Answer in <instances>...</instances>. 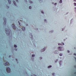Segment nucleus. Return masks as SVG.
Segmentation results:
<instances>
[{
  "mask_svg": "<svg viewBox=\"0 0 76 76\" xmlns=\"http://www.w3.org/2000/svg\"><path fill=\"white\" fill-rule=\"evenodd\" d=\"M74 56H76V53L74 54Z\"/></svg>",
  "mask_w": 76,
  "mask_h": 76,
  "instance_id": "nucleus-38",
  "label": "nucleus"
},
{
  "mask_svg": "<svg viewBox=\"0 0 76 76\" xmlns=\"http://www.w3.org/2000/svg\"><path fill=\"white\" fill-rule=\"evenodd\" d=\"M58 61V59H56L55 61V62L56 63H57V61Z\"/></svg>",
  "mask_w": 76,
  "mask_h": 76,
  "instance_id": "nucleus-22",
  "label": "nucleus"
},
{
  "mask_svg": "<svg viewBox=\"0 0 76 76\" xmlns=\"http://www.w3.org/2000/svg\"><path fill=\"white\" fill-rule=\"evenodd\" d=\"M74 6H76V3H74Z\"/></svg>",
  "mask_w": 76,
  "mask_h": 76,
  "instance_id": "nucleus-23",
  "label": "nucleus"
},
{
  "mask_svg": "<svg viewBox=\"0 0 76 76\" xmlns=\"http://www.w3.org/2000/svg\"><path fill=\"white\" fill-rule=\"evenodd\" d=\"M40 3H42V0H39Z\"/></svg>",
  "mask_w": 76,
  "mask_h": 76,
  "instance_id": "nucleus-15",
  "label": "nucleus"
},
{
  "mask_svg": "<svg viewBox=\"0 0 76 76\" xmlns=\"http://www.w3.org/2000/svg\"><path fill=\"white\" fill-rule=\"evenodd\" d=\"M16 2L17 3H18L19 2V1H18V0H16Z\"/></svg>",
  "mask_w": 76,
  "mask_h": 76,
  "instance_id": "nucleus-32",
  "label": "nucleus"
},
{
  "mask_svg": "<svg viewBox=\"0 0 76 76\" xmlns=\"http://www.w3.org/2000/svg\"><path fill=\"white\" fill-rule=\"evenodd\" d=\"M62 44H63V45H64V43H63V42H62Z\"/></svg>",
  "mask_w": 76,
  "mask_h": 76,
  "instance_id": "nucleus-36",
  "label": "nucleus"
},
{
  "mask_svg": "<svg viewBox=\"0 0 76 76\" xmlns=\"http://www.w3.org/2000/svg\"><path fill=\"white\" fill-rule=\"evenodd\" d=\"M19 25H20V23H19Z\"/></svg>",
  "mask_w": 76,
  "mask_h": 76,
  "instance_id": "nucleus-51",
  "label": "nucleus"
},
{
  "mask_svg": "<svg viewBox=\"0 0 76 76\" xmlns=\"http://www.w3.org/2000/svg\"><path fill=\"white\" fill-rule=\"evenodd\" d=\"M73 1H75V2H76V0H74Z\"/></svg>",
  "mask_w": 76,
  "mask_h": 76,
  "instance_id": "nucleus-40",
  "label": "nucleus"
},
{
  "mask_svg": "<svg viewBox=\"0 0 76 76\" xmlns=\"http://www.w3.org/2000/svg\"><path fill=\"white\" fill-rule=\"evenodd\" d=\"M40 60H41V59H42V57H40Z\"/></svg>",
  "mask_w": 76,
  "mask_h": 76,
  "instance_id": "nucleus-37",
  "label": "nucleus"
},
{
  "mask_svg": "<svg viewBox=\"0 0 76 76\" xmlns=\"http://www.w3.org/2000/svg\"><path fill=\"white\" fill-rule=\"evenodd\" d=\"M67 52L68 53H70V51L69 50H67Z\"/></svg>",
  "mask_w": 76,
  "mask_h": 76,
  "instance_id": "nucleus-30",
  "label": "nucleus"
},
{
  "mask_svg": "<svg viewBox=\"0 0 76 76\" xmlns=\"http://www.w3.org/2000/svg\"><path fill=\"white\" fill-rule=\"evenodd\" d=\"M14 47H15V48H17V45H14Z\"/></svg>",
  "mask_w": 76,
  "mask_h": 76,
  "instance_id": "nucleus-19",
  "label": "nucleus"
},
{
  "mask_svg": "<svg viewBox=\"0 0 76 76\" xmlns=\"http://www.w3.org/2000/svg\"><path fill=\"white\" fill-rule=\"evenodd\" d=\"M54 5H56V4H57V3H55V4H54Z\"/></svg>",
  "mask_w": 76,
  "mask_h": 76,
  "instance_id": "nucleus-34",
  "label": "nucleus"
},
{
  "mask_svg": "<svg viewBox=\"0 0 76 76\" xmlns=\"http://www.w3.org/2000/svg\"><path fill=\"white\" fill-rule=\"evenodd\" d=\"M74 67H75V68H76V65L74 66Z\"/></svg>",
  "mask_w": 76,
  "mask_h": 76,
  "instance_id": "nucleus-39",
  "label": "nucleus"
},
{
  "mask_svg": "<svg viewBox=\"0 0 76 76\" xmlns=\"http://www.w3.org/2000/svg\"><path fill=\"white\" fill-rule=\"evenodd\" d=\"M7 7H8V8H9V7L7 6Z\"/></svg>",
  "mask_w": 76,
  "mask_h": 76,
  "instance_id": "nucleus-41",
  "label": "nucleus"
},
{
  "mask_svg": "<svg viewBox=\"0 0 76 76\" xmlns=\"http://www.w3.org/2000/svg\"><path fill=\"white\" fill-rule=\"evenodd\" d=\"M35 55L34 54L33 55H32V57H35Z\"/></svg>",
  "mask_w": 76,
  "mask_h": 76,
  "instance_id": "nucleus-21",
  "label": "nucleus"
},
{
  "mask_svg": "<svg viewBox=\"0 0 76 76\" xmlns=\"http://www.w3.org/2000/svg\"><path fill=\"white\" fill-rule=\"evenodd\" d=\"M59 56H63V54L61 53H60L59 54Z\"/></svg>",
  "mask_w": 76,
  "mask_h": 76,
  "instance_id": "nucleus-18",
  "label": "nucleus"
},
{
  "mask_svg": "<svg viewBox=\"0 0 76 76\" xmlns=\"http://www.w3.org/2000/svg\"><path fill=\"white\" fill-rule=\"evenodd\" d=\"M8 2H9V4H11V1H10V0H8Z\"/></svg>",
  "mask_w": 76,
  "mask_h": 76,
  "instance_id": "nucleus-12",
  "label": "nucleus"
},
{
  "mask_svg": "<svg viewBox=\"0 0 76 76\" xmlns=\"http://www.w3.org/2000/svg\"><path fill=\"white\" fill-rule=\"evenodd\" d=\"M25 2H27V1L26 0H25Z\"/></svg>",
  "mask_w": 76,
  "mask_h": 76,
  "instance_id": "nucleus-43",
  "label": "nucleus"
},
{
  "mask_svg": "<svg viewBox=\"0 0 76 76\" xmlns=\"http://www.w3.org/2000/svg\"><path fill=\"white\" fill-rule=\"evenodd\" d=\"M10 39H12V36H10Z\"/></svg>",
  "mask_w": 76,
  "mask_h": 76,
  "instance_id": "nucleus-24",
  "label": "nucleus"
},
{
  "mask_svg": "<svg viewBox=\"0 0 76 76\" xmlns=\"http://www.w3.org/2000/svg\"><path fill=\"white\" fill-rule=\"evenodd\" d=\"M61 62H62V61H61V60L60 61H59V64H60V65H62V64H61Z\"/></svg>",
  "mask_w": 76,
  "mask_h": 76,
  "instance_id": "nucleus-14",
  "label": "nucleus"
},
{
  "mask_svg": "<svg viewBox=\"0 0 76 76\" xmlns=\"http://www.w3.org/2000/svg\"><path fill=\"white\" fill-rule=\"evenodd\" d=\"M30 3L32 4V3H33V2H32V1H30Z\"/></svg>",
  "mask_w": 76,
  "mask_h": 76,
  "instance_id": "nucleus-27",
  "label": "nucleus"
},
{
  "mask_svg": "<svg viewBox=\"0 0 76 76\" xmlns=\"http://www.w3.org/2000/svg\"><path fill=\"white\" fill-rule=\"evenodd\" d=\"M53 53L55 54H57L59 53V52L58 50H55L53 52Z\"/></svg>",
  "mask_w": 76,
  "mask_h": 76,
  "instance_id": "nucleus-5",
  "label": "nucleus"
},
{
  "mask_svg": "<svg viewBox=\"0 0 76 76\" xmlns=\"http://www.w3.org/2000/svg\"><path fill=\"white\" fill-rule=\"evenodd\" d=\"M68 13H69V12H67L66 13V15H67Z\"/></svg>",
  "mask_w": 76,
  "mask_h": 76,
  "instance_id": "nucleus-49",
  "label": "nucleus"
},
{
  "mask_svg": "<svg viewBox=\"0 0 76 76\" xmlns=\"http://www.w3.org/2000/svg\"><path fill=\"white\" fill-rule=\"evenodd\" d=\"M53 31H54L53 30H52V31H49V32H50V33H51H51H53Z\"/></svg>",
  "mask_w": 76,
  "mask_h": 76,
  "instance_id": "nucleus-20",
  "label": "nucleus"
},
{
  "mask_svg": "<svg viewBox=\"0 0 76 76\" xmlns=\"http://www.w3.org/2000/svg\"><path fill=\"white\" fill-rule=\"evenodd\" d=\"M16 61H17V63L18 64V59H16Z\"/></svg>",
  "mask_w": 76,
  "mask_h": 76,
  "instance_id": "nucleus-29",
  "label": "nucleus"
},
{
  "mask_svg": "<svg viewBox=\"0 0 76 76\" xmlns=\"http://www.w3.org/2000/svg\"><path fill=\"white\" fill-rule=\"evenodd\" d=\"M46 50V48H44L41 50V52H44Z\"/></svg>",
  "mask_w": 76,
  "mask_h": 76,
  "instance_id": "nucleus-7",
  "label": "nucleus"
},
{
  "mask_svg": "<svg viewBox=\"0 0 76 76\" xmlns=\"http://www.w3.org/2000/svg\"><path fill=\"white\" fill-rule=\"evenodd\" d=\"M51 67H52V66H51V65H50V66H49L48 67V69H50V68H51Z\"/></svg>",
  "mask_w": 76,
  "mask_h": 76,
  "instance_id": "nucleus-13",
  "label": "nucleus"
},
{
  "mask_svg": "<svg viewBox=\"0 0 76 76\" xmlns=\"http://www.w3.org/2000/svg\"><path fill=\"white\" fill-rule=\"evenodd\" d=\"M29 37L30 38H31L32 39H34V38L33 37V36L32 35V34L31 33H29Z\"/></svg>",
  "mask_w": 76,
  "mask_h": 76,
  "instance_id": "nucleus-4",
  "label": "nucleus"
},
{
  "mask_svg": "<svg viewBox=\"0 0 76 76\" xmlns=\"http://www.w3.org/2000/svg\"><path fill=\"white\" fill-rule=\"evenodd\" d=\"M31 8H32V7H31V6H30L29 7V9H31Z\"/></svg>",
  "mask_w": 76,
  "mask_h": 76,
  "instance_id": "nucleus-25",
  "label": "nucleus"
},
{
  "mask_svg": "<svg viewBox=\"0 0 76 76\" xmlns=\"http://www.w3.org/2000/svg\"><path fill=\"white\" fill-rule=\"evenodd\" d=\"M22 29L23 30V31H25L26 30V29L25 28V27H23L22 28Z\"/></svg>",
  "mask_w": 76,
  "mask_h": 76,
  "instance_id": "nucleus-9",
  "label": "nucleus"
},
{
  "mask_svg": "<svg viewBox=\"0 0 76 76\" xmlns=\"http://www.w3.org/2000/svg\"><path fill=\"white\" fill-rule=\"evenodd\" d=\"M41 13H43V14H44V11H41Z\"/></svg>",
  "mask_w": 76,
  "mask_h": 76,
  "instance_id": "nucleus-26",
  "label": "nucleus"
},
{
  "mask_svg": "<svg viewBox=\"0 0 76 76\" xmlns=\"http://www.w3.org/2000/svg\"><path fill=\"white\" fill-rule=\"evenodd\" d=\"M75 61H76V58L75 57Z\"/></svg>",
  "mask_w": 76,
  "mask_h": 76,
  "instance_id": "nucleus-45",
  "label": "nucleus"
},
{
  "mask_svg": "<svg viewBox=\"0 0 76 76\" xmlns=\"http://www.w3.org/2000/svg\"><path fill=\"white\" fill-rule=\"evenodd\" d=\"M75 11H76V10H75Z\"/></svg>",
  "mask_w": 76,
  "mask_h": 76,
  "instance_id": "nucleus-58",
  "label": "nucleus"
},
{
  "mask_svg": "<svg viewBox=\"0 0 76 76\" xmlns=\"http://www.w3.org/2000/svg\"><path fill=\"white\" fill-rule=\"evenodd\" d=\"M54 75H55V74L54 73H53L52 74V75H53V76H54Z\"/></svg>",
  "mask_w": 76,
  "mask_h": 76,
  "instance_id": "nucleus-33",
  "label": "nucleus"
},
{
  "mask_svg": "<svg viewBox=\"0 0 76 76\" xmlns=\"http://www.w3.org/2000/svg\"><path fill=\"white\" fill-rule=\"evenodd\" d=\"M14 50H15V51H17V50H18L17 49H16V48H15Z\"/></svg>",
  "mask_w": 76,
  "mask_h": 76,
  "instance_id": "nucleus-28",
  "label": "nucleus"
},
{
  "mask_svg": "<svg viewBox=\"0 0 76 76\" xmlns=\"http://www.w3.org/2000/svg\"><path fill=\"white\" fill-rule=\"evenodd\" d=\"M73 19H72L71 20V22H72V20Z\"/></svg>",
  "mask_w": 76,
  "mask_h": 76,
  "instance_id": "nucleus-53",
  "label": "nucleus"
},
{
  "mask_svg": "<svg viewBox=\"0 0 76 76\" xmlns=\"http://www.w3.org/2000/svg\"><path fill=\"white\" fill-rule=\"evenodd\" d=\"M72 23L71 22V23Z\"/></svg>",
  "mask_w": 76,
  "mask_h": 76,
  "instance_id": "nucleus-59",
  "label": "nucleus"
},
{
  "mask_svg": "<svg viewBox=\"0 0 76 76\" xmlns=\"http://www.w3.org/2000/svg\"><path fill=\"white\" fill-rule=\"evenodd\" d=\"M3 19L4 21V22L3 23V24L4 25H6V18H4Z\"/></svg>",
  "mask_w": 76,
  "mask_h": 76,
  "instance_id": "nucleus-2",
  "label": "nucleus"
},
{
  "mask_svg": "<svg viewBox=\"0 0 76 76\" xmlns=\"http://www.w3.org/2000/svg\"><path fill=\"white\" fill-rule=\"evenodd\" d=\"M75 9H76V7H75Z\"/></svg>",
  "mask_w": 76,
  "mask_h": 76,
  "instance_id": "nucleus-52",
  "label": "nucleus"
},
{
  "mask_svg": "<svg viewBox=\"0 0 76 76\" xmlns=\"http://www.w3.org/2000/svg\"><path fill=\"white\" fill-rule=\"evenodd\" d=\"M31 60H32V61H34V58H31Z\"/></svg>",
  "mask_w": 76,
  "mask_h": 76,
  "instance_id": "nucleus-31",
  "label": "nucleus"
},
{
  "mask_svg": "<svg viewBox=\"0 0 76 76\" xmlns=\"http://www.w3.org/2000/svg\"><path fill=\"white\" fill-rule=\"evenodd\" d=\"M5 31L7 36H9V35H10V34H12V31H11V30L9 28H6Z\"/></svg>",
  "mask_w": 76,
  "mask_h": 76,
  "instance_id": "nucleus-1",
  "label": "nucleus"
},
{
  "mask_svg": "<svg viewBox=\"0 0 76 76\" xmlns=\"http://www.w3.org/2000/svg\"><path fill=\"white\" fill-rule=\"evenodd\" d=\"M35 30H38V28H36V29H35Z\"/></svg>",
  "mask_w": 76,
  "mask_h": 76,
  "instance_id": "nucleus-42",
  "label": "nucleus"
},
{
  "mask_svg": "<svg viewBox=\"0 0 76 76\" xmlns=\"http://www.w3.org/2000/svg\"><path fill=\"white\" fill-rule=\"evenodd\" d=\"M74 74H76V72H74Z\"/></svg>",
  "mask_w": 76,
  "mask_h": 76,
  "instance_id": "nucleus-46",
  "label": "nucleus"
},
{
  "mask_svg": "<svg viewBox=\"0 0 76 76\" xmlns=\"http://www.w3.org/2000/svg\"><path fill=\"white\" fill-rule=\"evenodd\" d=\"M58 49L59 51H61V47L60 46L58 47Z\"/></svg>",
  "mask_w": 76,
  "mask_h": 76,
  "instance_id": "nucleus-8",
  "label": "nucleus"
},
{
  "mask_svg": "<svg viewBox=\"0 0 76 76\" xmlns=\"http://www.w3.org/2000/svg\"><path fill=\"white\" fill-rule=\"evenodd\" d=\"M12 26L13 29H16V26H15V25L13 24H12Z\"/></svg>",
  "mask_w": 76,
  "mask_h": 76,
  "instance_id": "nucleus-6",
  "label": "nucleus"
},
{
  "mask_svg": "<svg viewBox=\"0 0 76 76\" xmlns=\"http://www.w3.org/2000/svg\"><path fill=\"white\" fill-rule=\"evenodd\" d=\"M52 4H54V2L52 3Z\"/></svg>",
  "mask_w": 76,
  "mask_h": 76,
  "instance_id": "nucleus-56",
  "label": "nucleus"
},
{
  "mask_svg": "<svg viewBox=\"0 0 76 76\" xmlns=\"http://www.w3.org/2000/svg\"><path fill=\"white\" fill-rule=\"evenodd\" d=\"M59 3L60 4L62 3V0H60L59 1Z\"/></svg>",
  "mask_w": 76,
  "mask_h": 76,
  "instance_id": "nucleus-16",
  "label": "nucleus"
},
{
  "mask_svg": "<svg viewBox=\"0 0 76 76\" xmlns=\"http://www.w3.org/2000/svg\"><path fill=\"white\" fill-rule=\"evenodd\" d=\"M34 46L35 47V44H34Z\"/></svg>",
  "mask_w": 76,
  "mask_h": 76,
  "instance_id": "nucleus-48",
  "label": "nucleus"
},
{
  "mask_svg": "<svg viewBox=\"0 0 76 76\" xmlns=\"http://www.w3.org/2000/svg\"><path fill=\"white\" fill-rule=\"evenodd\" d=\"M18 23H20V22H19V21H18Z\"/></svg>",
  "mask_w": 76,
  "mask_h": 76,
  "instance_id": "nucleus-54",
  "label": "nucleus"
},
{
  "mask_svg": "<svg viewBox=\"0 0 76 76\" xmlns=\"http://www.w3.org/2000/svg\"><path fill=\"white\" fill-rule=\"evenodd\" d=\"M28 25L26 24V26H28Z\"/></svg>",
  "mask_w": 76,
  "mask_h": 76,
  "instance_id": "nucleus-57",
  "label": "nucleus"
},
{
  "mask_svg": "<svg viewBox=\"0 0 76 76\" xmlns=\"http://www.w3.org/2000/svg\"><path fill=\"white\" fill-rule=\"evenodd\" d=\"M6 70L7 73H10V68L9 67H7L6 69Z\"/></svg>",
  "mask_w": 76,
  "mask_h": 76,
  "instance_id": "nucleus-3",
  "label": "nucleus"
},
{
  "mask_svg": "<svg viewBox=\"0 0 76 76\" xmlns=\"http://www.w3.org/2000/svg\"><path fill=\"white\" fill-rule=\"evenodd\" d=\"M46 20H46V19L45 20V21H46Z\"/></svg>",
  "mask_w": 76,
  "mask_h": 76,
  "instance_id": "nucleus-50",
  "label": "nucleus"
},
{
  "mask_svg": "<svg viewBox=\"0 0 76 76\" xmlns=\"http://www.w3.org/2000/svg\"><path fill=\"white\" fill-rule=\"evenodd\" d=\"M64 28H62V31H64Z\"/></svg>",
  "mask_w": 76,
  "mask_h": 76,
  "instance_id": "nucleus-35",
  "label": "nucleus"
},
{
  "mask_svg": "<svg viewBox=\"0 0 76 76\" xmlns=\"http://www.w3.org/2000/svg\"><path fill=\"white\" fill-rule=\"evenodd\" d=\"M74 49H76V48L75 47V48H74Z\"/></svg>",
  "mask_w": 76,
  "mask_h": 76,
  "instance_id": "nucleus-55",
  "label": "nucleus"
},
{
  "mask_svg": "<svg viewBox=\"0 0 76 76\" xmlns=\"http://www.w3.org/2000/svg\"><path fill=\"white\" fill-rule=\"evenodd\" d=\"M66 39H64V41H65Z\"/></svg>",
  "mask_w": 76,
  "mask_h": 76,
  "instance_id": "nucleus-47",
  "label": "nucleus"
},
{
  "mask_svg": "<svg viewBox=\"0 0 76 76\" xmlns=\"http://www.w3.org/2000/svg\"><path fill=\"white\" fill-rule=\"evenodd\" d=\"M11 57V56L10 55L9 56V58H10V57Z\"/></svg>",
  "mask_w": 76,
  "mask_h": 76,
  "instance_id": "nucleus-44",
  "label": "nucleus"
},
{
  "mask_svg": "<svg viewBox=\"0 0 76 76\" xmlns=\"http://www.w3.org/2000/svg\"><path fill=\"white\" fill-rule=\"evenodd\" d=\"M13 3L14 5H15V6H16V2H15V1H13Z\"/></svg>",
  "mask_w": 76,
  "mask_h": 76,
  "instance_id": "nucleus-11",
  "label": "nucleus"
},
{
  "mask_svg": "<svg viewBox=\"0 0 76 76\" xmlns=\"http://www.w3.org/2000/svg\"><path fill=\"white\" fill-rule=\"evenodd\" d=\"M9 64V62H7L5 64H4V65L5 66H7Z\"/></svg>",
  "mask_w": 76,
  "mask_h": 76,
  "instance_id": "nucleus-10",
  "label": "nucleus"
},
{
  "mask_svg": "<svg viewBox=\"0 0 76 76\" xmlns=\"http://www.w3.org/2000/svg\"><path fill=\"white\" fill-rule=\"evenodd\" d=\"M58 45H62V44L60 43H59L58 44Z\"/></svg>",
  "mask_w": 76,
  "mask_h": 76,
  "instance_id": "nucleus-17",
  "label": "nucleus"
}]
</instances>
